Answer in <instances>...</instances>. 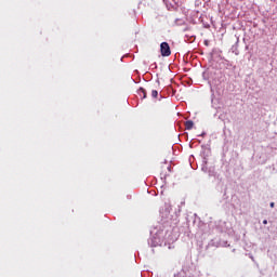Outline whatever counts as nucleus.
Listing matches in <instances>:
<instances>
[{
  "label": "nucleus",
  "instance_id": "obj_1",
  "mask_svg": "<svg viewBox=\"0 0 277 277\" xmlns=\"http://www.w3.org/2000/svg\"><path fill=\"white\" fill-rule=\"evenodd\" d=\"M160 53L162 57H170V55H172V51L170 50V44L168 42H162L160 44Z\"/></svg>",
  "mask_w": 277,
  "mask_h": 277
},
{
  "label": "nucleus",
  "instance_id": "obj_7",
  "mask_svg": "<svg viewBox=\"0 0 277 277\" xmlns=\"http://www.w3.org/2000/svg\"><path fill=\"white\" fill-rule=\"evenodd\" d=\"M205 135H207V132H202L201 134H199V137H205Z\"/></svg>",
  "mask_w": 277,
  "mask_h": 277
},
{
  "label": "nucleus",
  "instance_id": "obj_2",
  "mask_svg": "<svg viewBox=\"0 0 277 277\" xmlns=\"http://www.w3.org/2000/svg\"><path fill=\"white\" fill-rule=\"evenodd\" d=\"M223 66H225V68L227 70H230V68H233V70H235V66L233 65V62L226 60V58H223V62H222Z\"/></svg>",
  "mask_w": 277,
  "mask_h": 277
},
{
  "label": "nucleus",
  "instance_id": "obj_9",
  "mask_svg": "<svg viewBox=\"0 0 277 277\" xmlns=\"http://www.w3.org/2000/svg\"><path fill=\"white\" fill-rule=\"evenodd\" d=\"M263 224H267V220H264V221H263Z\"/></svg>",
  "mask_w": 277,
  "mask_h": 277
},
{
  "label": "nucleus",
  "instance_id": "obj_3",
  "mask_svg": "<svg viewBox=\"0 0 277 277\" xmlns=\"http://www.w3.org/2000/svg\"><path fill=\"white\" fill-rule=\"evenodd\" d=\"M232 53L239 55V39H237L236 43L230 48Z\"/></svg>",
  "mask_w": 277,
  "mask_h": 277
},
{
  "label": "nucleus",
  "instance_id": "obj_10",
  "mask_svg": "<svg viewBox=\"0 0 277 277\" xmlns=\"http://www.w3.org/2000/svg\"><path fill=\"white\" fill-rule=\"evenodd\" d=\"M151 246L155 248L157 245L156 243H151Z\"/></svg>",
  "mask_w": 277,
  "mask_h": 277
},
{
  "label": "nucleus",
  "instance_id": "obj_8",
  "mask_svg": "<svg viewBox=\"0 0 277 277\" xmlns=\"http://www.w3.org/2000/svg\"><path fill=\"white\" fill-rule=\"evenodd\" d=\"M274 207H275V203L271 202V208L274 209Z\"/></svg>",
  "mask_w": 277,
  "mask_h": 277
},
{
  "label": "nucleus",
  "instance_id": "obj_5",
  "mask_svg": "<svg viewBox=\"0 0 277 277\" xmlns=\"http://www.w3.org/2000/svg\"><path fill=\"white\" fill-rule=\"evenodd\" d=\"M185 129H186L187 131H192V129H194V121L187 120V121L185 122Z\"/></svg>",
  "mask_w": 277,
  "mask_h": 277
},
{
  "label": "nucleus",
  "instance_id": "obj_6",
  "mask_svg": "<svg viewBox=\"0 0 277 277\" xmlns=\"http://www.w3.org/2000/svg\"><path fill=\"white\" fill-rule=\"evenodd\" d=\"M159 96V91L158 90H153L151 91V97L157 98Z\"/></svg>",
  "mask_w": 277,
  "mask_h": 277
},
{
  "label": "nucleus",
  "instance_id": "obj_4",
  "mask_svg": "<svg viewBox=\"0 0 277 277\" xmlns=\"http://www.w3.org/2000/svg\"><path fill=\"white\" fill-rule=\"evenodd\" d=\"M137 95L142 98V101H144V98H146V89H144V88H140L138 90H137Z\"/></svg>",
  "mask_w": 277,
  "mask_h": 277
}]
</instances>
